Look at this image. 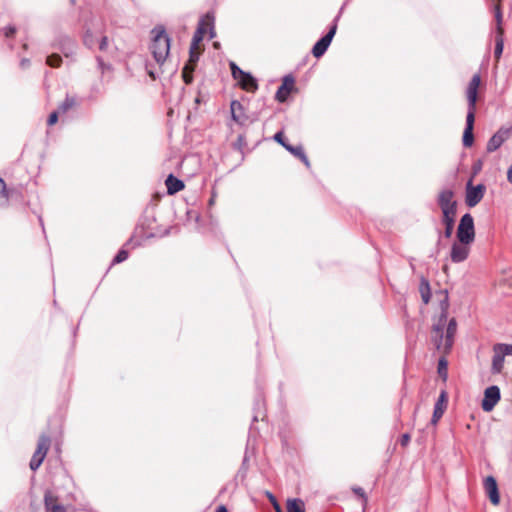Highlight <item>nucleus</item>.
Returning a JSON list of instances; mask_svg holds the SVG:
<instances>
[{
	"mask_svg": "<svg viewBox=\"0 0 512 512\" xmlns=\"http://www.w3.org/2000/svg\"><path fill=\"white\" fill-rule=\"evenodd\" d=\"M447 315L446 313H442L438 323L433 326L432 329V341L438 350V352L443 354H448L454 343V336L456 333L457 323L454 318H452L446 328L444 334V326L446 324Z\"/></svg>",
	"mask_w": 512,
	"mask_h": 512,
	"instance_id": "1",
	"label": "nucleus"
},
{
	"mask_svg": "<svg viewBox=\"0 0 512 512\" xmlns=\"http://www.w3.org/2000/svg\"><path fill=\"white\" fill-rule=\"evenodd\" d=\"M481 83V78L478 74H475L467 87L466 96L468 101V112L466 116V127L463 133V145L470 147L473 144V127L475 121L476 102L478 96V88Z\"/></svg>",
	"mask_w": 512,
	"mask_h": 512,
	"instance_id": "2",
	"label": "nucleus"
},
{
	"mask_svg": "<svg viewBox=\"0 0 512 512\" xmlns=\"http://www.w3.org/2000/svg\"><path fill=\"white\" fill-rule=\"evenodd\" d=\"M153 40L150 46L155 61L163 64L170 51V39L163 28H155L152 31Z\"/></svg>",
	"mask_w": 512,
	"mask_h": 512,
	"instance_id": "3",
	"label": "nucleus"
},
{
	"mask_svg": "<svg viewBox=\"0 0 512 512\" xmlns=\"http://www.w3.org/2000/svg\"><path fill=\"white\" fill-rule=\"evenodd\" d=\"M437 204L441 209L442 216H457L458 203L454 199V192L451 189H443L439 192Z\"/></svg>",
	"mask_w": 512,
	"mask_h": 512,
	"instance_id": "4",
	"label": "nucleus"
},
{
	"mask_svg": "<svg viewBox=\"0 0 512 512\" xmlns=\"http://www.w3.org/2000/svg\"><path fill=\"white\" fill-rule=\"evenodd\" d=\"M457 239L464 243H473L475 239L474 220L471 214L466 213L460 219L456 233Z\"/></svg>",
	"mask_w": 512,
	"mask_h": 512,
	"instance_id": "5",
	"label": "nucleus"
},
{
	"mask_svg": "<svg viewBox=\"0 0 512 512\" xmlns=\"http://www.w3.org/2000/svg\"><path fill=\"white\" fill-rule=\"evenodd\" d=\"M231 73L235 80L243 90L254 92L257 90L258 85L256 79L251 74L240 69L235 63L230 64Z\"/></svg>",
	"mask_w": 512,
	"mask_h": 512,
	"instance_id": "6",
	"label": "nucleus"
},
{
	"mask_svg": "<svg viewBox=\"0 0 512 512\" xmlns=\"http://www.w3.org/2000/svg\"><path fill=\"white\" fill-rule=\"evenodd\" d=\"M493 353L491 371L493 374H499L503 370L505 357L512 356V345L496 344L493 347Z\"/></svg>",
	"mask_w": 512,
	"mask_h": 512,
	"instance_id": "7",
	"label": "nucleus"
},
{
	"mask_svg": "<svg viewBox=\"0 0 512 512\" xmlns=\"http://www.w3.org/2000/svg\"><path fill=\"white\" fill-rule=\"evenodd\" d=\"M49 447L50 438L45 434L41 435L38 440L37 449L34 452L29 464L31 470L36 471L40 467L46 457Z\"/></svg>",
	"mask_w": 512,
	"mask_h": 512,
	"instance_id": "8",
	"label": "nucleus"
},
{
	"mask_svg": "<svg viewBox=\"0 0 512 512\" xmlns=\"http://www.w3.org/2000/svg\"><path fill=\"white\" fill-rule=\"evenodd\" d=\"M494 17L496 20L494 55H495L496 59H499L502 55L503 48H504L503 28H502V12H501L499 4L495 5V7H494Z\"/></svg>",
	"mask_w": 512,
	"mask_h": 512,
	"instance_id": "9",
	"label": "nucleus"
},
{
	"mask_svg": "<svg viewBox=\"0 0 512 512\" xmlns=\"http://www.w3.org/2000/svg\"><path fill=\"white\" fill-rule=\"evenodd\" d=\"M337 24L336 22L330 27L326 35L320 38L312 48V54L316 58H320L327 51L330 46L332 39L336 33Z\"/></svg>",
	"mask_w": 512,
	"mask_h": 512,
	"instance_id": "10",
	"label": "nucleus"
},
{
	"mask_svg": "<svg viewBox=\"0 0 512 512\" xmlns=\"http://www.w3.org/2000/svg\"><path fill=\"white\" fill-rule=\"evenodd\" d=\"M500 400V389L498 386H490L485 389L484 397L481 403V407L485 412H490L494 409L496 404Z\"/></svg>",
	"mask_w": 512,
	"mask_h": 512,
	"instance_id": "11",
	"label": "nucleus"
},
{
	"mask_svg": "<svg viewBox=\"0 0 512 512\" xmlns=\"http://www.w3.org/2000/svg\"><path fill=\"white\" fill-rule=\"evenodd\" d=\"M471 244L472 243L461 242L457 239V241H455L451 247V261L454 263H461L465 261L469 256Z\"/></svg>",
	"mask_w": 512,
	"mask_h": 512,
	"instance_id": "12",
	"label": "nucleus"
},
{
	"mask_svg": "<svg viewBox=\"0 0 512 512\" xmlns=\"http://www.w3.org/2000/svg\"><path fill=\"white\" fill-rule=\"evenodd\" d=\"M485 192V186L483 184H478L477 186H472L471 181L467 183L466 188V204L469 207L476 206L483 198Z\"/></svg>",
	"mask_w": 512,
	"mask_h": 512,
	"instance_id": "13",
	"label": "nucleus"
},
{
	"mask_svg": "<svg viewBox=\"0 0 512 512\" xmlns=\"http://www.w3.org/2000/svg\"><path fill=\"white\" fill-rule=\"evenodd\" d=\"M210 25H211V18H210V15L207 14L205 17L201 18V20L199 21L197 30L195 31V33L193 35L191 46H190V47H192V50H198L199 44L202 42L203 37L206 34L207 29L209 28Z\"/></svg>",
	"mask_w": 512,
	"mask_h": 512,
	"instance_id": "14",
	"label": "nucleus"
},
{
	"mask_svg": "<svg viewBox=\"0 0 512 512\" xmlns=\"http://www.w3.org/2000/svg\"><path fill=\"white\" fill-rule=\"evenodd\" d=\"M53 46L54 48L59 49L65 57H70L75 53V41L68 36L58 37Z\"/></svg>",
	"mask_w": 512,
	"mask_h": 512,
	"instance_id": "15",
	"label": "nucleus"
},
{
	"mask_svg": "<svg viewBox=\"0 0 512 512\" xmlns=\"http://www.w3.org/2000/svg\"><path fill=\"white\" fill-rule=\"evenodd\" d=\"M294 79L292 76L287 75L283 78L282 84L278 87L275 98L277 101L283 103L287 100L289 94L294 88Z\"/></svg>",
	"mask_w": 512,
	"mask_h": 512,
	"instance_id": "16",
	"label": "nucleus"
},
{
	"mask_svg": "<svg viewBox=\"0 0 512 512\" xmlns=\"http://www.w3.org/2000/svg\"><path fill=\"white\" fill-rule=\"evenodd\" d=\"M484 489L490 499V501L497 505L500 501L499 491L496 479L493 476H487L483 482Z\"/></svg>",
	"mask_w": 512,
	"mask_h": 512,
	"instance_id": "17",
	"label": "nucleus"
},
{
	"mask_svg": "<svg viewBox=\"0 0 512 512\" xmlns=\"http://www.w3.org/2000/svg\"><path fill=\"white\" fill-rule=\"evenodd\" d=\"M447 406V396L444 391L441 392L437 402L434 406L433 416H432V423L436 424L440 418L443 416L444 411Z\"/></svg>",
	"mask_w": 512,
	"mask_h": 512,
	"instance_id": "18",
	"label": "nucleus"
},
{
	"mask_svg": "<svg viewBox=\"0 0 512 512\" xmlns=\"http://www.w3.org/2000/svg\"><path fill=\"white\" fill-rule=\"evenodd\" d=\"M165 184L169 194H175L184 188V183L173 175L167 177Z\"/></svg>",
	"mask_w": 512,
	"mask_h": 512,
	"instance_id": "19",
	"label": "nucleus"
},
{
	"mask_svg": "<svg viewBox=\"0 0 512 512\" xmlns=\"http://www.w3.org/2000/svg\"><path fill=\"white\" fill-rule=\"evenodd\" d=\"M284 148L291 154L299 158L307 167L310 166V162L304 153L302 146L284 145Z\"/></svg>",
	"mask_w": 512,
	"mask_h": 512,
	"instance_id": "20",
	"label": "nucleus"
},
{
	"mask_svg": "<svg viewBox=\"0 0 512 512\" xmlns=\"http://www.w3.org/2000/svg\"><path fill=\"white\" fill-rule=\"evenodd\" d=\"M456 216H442L441 222L445 226L444 237L450 238L453 234Z\"/></svg>",
	"mask_w": 512,
	"mask_h": 512,
	"instance_id": "21",
	"label": "nucleus"
},
{
	"mask_svg": "<svg viewBox=\"0 0 512 512\" xmlns=\"http://www.w3.org/2000/svg\"><path fill=\"white\" fill-rule=\"evenodd\" d=\"M504 140L505 138L502 133L498 132L494 134L487 143V151L493 152L497 150L502 145Z\"/></svg>",
	"mask_w": 512,
	"mask_h": 512,
	"instance_id": "22",
	"label": "nucleus"
},
{
	"mask_svg": "<svg viewBox=\"0 0 512 512\" xmlns=\"http://www.w3.org/2000/svg\"><path fill=\"white\" fill-rule=\"evenodd\" d=\"M287 512H305L304 503L300 499H290L287 502Z\"/></svg>",
	"mask_w": 512,
	"mask_h": 512,
	"instance_id": "23",
	"label": "nucleus"
},
{
	"mask_svg": "<svg viewBox=\"0 0 512 512\" xmlns=\"http://www.w3.org/2000/svg\"><path fill=\"white\" fill-rule=\"evenodd\" d=\"M442 356L439 358L438 361V374L439 376L445 381L447 379L448 375V361L445 358L446 354L441 353Z\"/></svg>",
	"mask_w": 512,
	"mask_h": 512,
	"instance_id": "24",
	"label": "nucleus"
},
{
	"mask_svg": "<svg viewBox=\"0 0 512 512\" xmlns=\"http://www.w3.org/2000/svg\"><path fill=\"white\" fill-rule=\"evenodd\" d=\"M77 101L75 97L67 96L65 100L61 103L58 110L61 113H66L68 110L76 106Z\"/></svg>",
	"mask_w": 512,
	"mask_h": 512,
	"instance_id": "25",
	"label": "nucleus"
},
{
	"mask_svg": "<svg viewBox=\"0 0 512 512\" xmlns=\"http://www.w3.org/2000/svg\"><path fill=\"white\" fill-rule=\"evenodd\" d=\"M420 293H421L423 302L425 304H427L429 302L430 296H431L429 283L427 281H422L421 286H420Z\"/></svg>",
	"mask_w": 512,
	"mask_h": 512,
	"instance_id": "26",
	"label": "nucleus"
},
{
	"mask_svg": "<svg viewBox=\"0 0 512 512\" xmlns=\"http://www.w3.org/2000/svg\"><path fill=\"white\" fill-rule=\"evenodd\" d=\"M194 68L193 66H190V65H185L183 70H182V77H183V80L186 84H190L193 80V76H192V73L194 71Z\"/></svg>",
	"mask_w": 512,
	"mask_h": 512,
	"instance_id": "27",
	"label": "nucleus"
},
{
	"mask_svg": "<svg viewBox=\"0 0 512 512\" xmlns=\"http://www.w3.org/2000/svg\"><path fill=\"white\" fill-rule=\"evenodd\" d=\"M83 42L89 49H93L97 43V40L91 32L87 31L84 35Z\"/></svg>",
	"mask_w": 512,
	"mask_h": 512,
	"instance_id": "28",
	"label": "nucleus"
},
{
	"mask_svg": "<svg viewBox=\"0 0 512 512\" xmlns=\"http://www.w3.org/2000/svg\"><path fill=\"white\" fill-rule=\"evenodd\" d=\"M62 62L61 57L58 54H52L47 57L46 63L51 67H59Z\"/></svg>",
	"mask_w": 512,
	"mask_h": 512,
	"instance_id": "29",
	"label": "nucleus"
},
{
	"mask_svg": "<svg viewBox=\"0 0 512 512\" xmlns=\"http://www.w3.org/2000/svg\"><path fill=\"white\" fill-rule=\"evenodd\" d=\"M242 109V105L238 102V101H233L231 103V113H232V118L236 121V122H240V117L239 115L237 114V110H241Z\"/></svg>",
	"mask_w": 512,
	"mask_h": 512,
	"instance_id": "30",
	"label": "nucleus"
},
{
	"mask_svg": "<svg viewBox=\"0 0 512 512\" xmlns=\"http://www.w3.org/2000/svg\"><path fill=\"white\" fill-rule=\"evenodd\" d=\"M128 258V252L124 249H121L117 255L114 257L112 263L113 264H118V263H121L123 261H125L126 259Z\"/></svg>",
	"mask_w": 512,
	"mask_h": 512,
	"instance_id": "31",
	"label": "nucleus"
},
{
	"mask_svg": "<svg viewBox=\"0 0 512 512\" xmlns=\"http://www.w3.org/2000/svg\"><path fill=\"white\" fill-rule=\"evenodd\" d=\"M198 59H199V52H197V50H192V47H190L189 62L186 65L195 67Z\"/></svg>",
	"mask_w": 512,
	"mask_h": 512,
	"instance_id": "32",
	"label": "nucleus"
},
{
	"mask_svg": "<svg viewBox=\"0 0 512 512\" xmlns=\"http://www.w3.org/2000/svg\"><path fill=\"white\" fill-rule=\"evenodd\" d=\"M45 505L48 512H59L63 510V507L61 505H53L52 507H50L49 498L47 495L45 496Z\"/></svg>",
	"mask_w": 512,
	"mask_h": 512,
	"instance_id": "33",
	"label": "nucleus"
},
{
	"mask_svg": "<svg viewBox=\"0 0 512 512\" xmlns=\"http://www.w3.org/2000/svg\"><path fill=\"white\" fill-rule=\"evenodd\" d=\"M0 197L6 203L8 201V193L6 191L5 182L0 178Z\"/></svg>",
	"mask_w": 512,
	"mask_h": 512,
	"instance_id": "34",
	"label": "nucleus"
},
{
	"mask_svg": "<svg viewBox=\"0 0 512 512\" xmlns=\"http://www.w3.org/2000/svg\"><path fill=\"white\" fill-rule=\"evenodd\" d=\"M274 140L276 142H278L279 144H281L283 147L284 145H289L285 139H284V135L282 132H277L275 135H274Z\"/></svg>",
	"mask_w": 512,
	"mask_h": 512,
	"instance_id": "35",
	"label": "nucleus"
},
{
	"mask_svg": "<svg viewBox=\"0 0 512 512\" xmlns=\"http://www.w3.org/2000/svg\"><path fill=\"white\" fill-rule=\"evenodd\" d=\"M58 113H59V110L58 111H54V112H52L50 114V116L48 118V121H47L49 126H52V125H54L57 122V120H58Z\"/></svg>",
	"mask_w": 512,
	"mask_h": 512,
	"instance_id": "36",
	"label": "nucleus"
},
{
	"mask_svg": "<svg viewBox=\"0 0 512 512\" xmlns=\"http://www.w3.org/2000/svg\"><path fill=\"white\" fill-rule=\"evenodd\" d=\"M108 47V39L106 36H102L99 41L98 48L101 51H105Z\"/></svg>",
	"mask_w": 512,
	"mask_h": 512,
	"instance_id": "37",
	"label": "nucleus"
},
{
	"mask_svg": "<svg viewBox=\"0 0 512 512\" xmlns=\"http://www.w3.org/2000/svg\"><path fill=\"white\" fill-rule=\"evenodd\" d=\"M353 492L356 495H358L359 497H361L364 500V502L367 501L366 496H365V492H364V490L361 487H354L353 488Z\"/></svg>",
	"mask_w": 512,
	"mask_h": 512,
	"instance_id": "38",
	"label": "nucleus"
},
{
	"mask_svg": "<svg viewBox=\"0 0 512 512\" xmlns=\"http://www.w3.org/2000/svg\"><path fill=\"white\" fill-rule=\"evenodd\" d=\"M15 32H16V29L14 26H8V27L4 28V35L6 37H10V36L14 35Z\"/></svg>",
	"mask_w": 512,
	"mask_h": 512,
	"instance_id": "39",
	"label": "nucleus"
},
{
	"mask_svg": "<svg viewBox=\"0 0 512 512\" xmlns=\"http://www.w3.org/2000/svg\"><path fill=\"white\" fill-rule=\"evenodd\" d=\"M410 441V435L409 434H403L401 436V445L406 446Z\"/></svg>",
	"mask_w": 512,
	"mask_h": 512,
	"instance_id": "40",
	"label": "nucleus"
},
{
	"mask_svg": "<svg viewBox=\"0 0 512 512\" xmlns=\"http://www.w3.org/2000/svg\"><path fill=\"white\" fill-rule=\"evenodd\" d=\"M266 495H267L268 499L270 500V502H271L273 505H274L275 503H277L276 498H275V496H274L272 493H270V492H266Z\"/></svg>",
	"mask_w": 512,
	"mask_h": 512,
	"instance_id": "41",
	"label": "nucleus"
},
{
	"mask_svg": "<svg viewBox=\"0 0 512 512\" xmlns=\"http://www.w3.org/2000/svg\"><path fill=\"white\" fill-rule=\"evenodd\" d=\"M507 180L512 183V165L508 168L507 171Z\"/></svg>",
	"mask_w": 512,
	"mask_h": 512,
	"instance_id": "42",
	"label": "nucleus"
},
{
	"mask_svg": "<svg viewBox=\"0 0 512 512\" xmlns=\"http://www.w3.org/2000/svg\"><path fill=\"white\" fill-rule=\"evenodd\" d=\"M216 512H227V509L225 508V506H219Z\"/></svg>",
	"mask_w": 512,
	"mask_h": 512,
	"instance_id": "43",
	"label": "nucleus"
},
{
	"mask_svg": "<svg viewBox=\"0 0 512 512\" xmlns=\"http://www.w3.org/2000/svg\"><path fill=\"white\" fill-rule=\"evenodd\" d=\"M273 506L275 507L276 512H282V510H281V508H280L278 503H275Z\"/></svg>",
	"mask_w": 512,
	"mask_h": 512,
	"instance_id": "44",
	"label": "nucleus"
},
{
	"mask_svg": "<svg viewBox=\"0 0 512 512\" xmlns=\"http://www.w3.org/2000/svg\"><path fill=\"white\" fill-rule=\"evenodd\" d=\"M97 61L101 67L104 65V63L100 57H97Z\"/></svg>",
	"mask_w": 512,
	"mask_h": 512,
	"instance_id": "45",
	"label": "nucleus"
},
{
	"mask_svg": "<svg viewBox=\"0 0 512 512\" xmlns=\"http://www.w3.org/2000/svg\"><path fill=\"white\" fill-rule=\"evenodd\" d=\"M27 64H28V60H22V62H21V65H22V66H25V65H27Z\"/></svg>",
	"mask_w": 512,
	"mask_h": 512,
	"instance_id": "46",
	"label": "nucleus"
},
{
	"mask_svg": "<svg viewBox=\"0 0 512 512\" xmlns=\"http://www.w3.org/2000/svg\"><path fill=\"white\" fill-rule=\"evenodd\" d=\"M149 75H150L153 79H155V76H154V73H153V72H149Z\"/></svg>",
	"mask_w": 512,
	"mask_h": 512,
	"instance_id": "47",
	"label": "nucleus"
},
{
	"mask_svg": "<svg viewBox=\"0 0 512 512\" xmlns=\"http://www.w3.org/2000/svg\"><path fill=\"white\" fill-rule=\"evenodd\" d=\"M210 18H211V23H212L213 22V18L212 17H210ZM211 26H212V24L209 26L210 30H213V27H211Z\"/></svg>",
	"mask_w": 512,
	"mask_h": 512,
	"instance_id": "48",
	"label": "nucleus"
}]
</instances>
